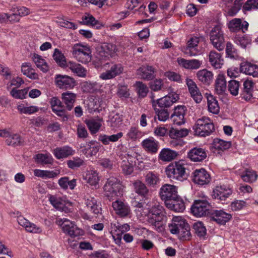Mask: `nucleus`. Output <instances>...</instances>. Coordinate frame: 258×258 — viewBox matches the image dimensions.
<instances>
[{
  "instance_id": "nucleus-10",
  "label": "nucleus",
  "mask_w": 258,
  "mask_h": 258,
  "mask_svg": "<svg viewBox=\"0 0 258 258\" xmlns=\"http://www.w3.org/2000/svg\"><path fill=\"white\" fill-rule=\"evenodd\" d=\"M192 181L200 185L208 184L211 180V177L208 172L204 168L196 169L192 174Z\"/></svg>"
},
{
  "instance_id": "nucleus-23",
  "label": "nucleus",
  "mask_w": 258,
  "mask_h": 258,
  "mask_svg": "<svg viewBox=\"0 0 258 258\" xmlns=\"http://www.w3.org/2000/svg\"><path fill=\"white\" fill-rule=\"evenodd\" d=\"M232 192V189L226 185L217 186L213 191L212 196L214 199L225 201Z\"/></svg>"
},
{
  "instance_id": "nucleus-19",
  "label": "nucleus",
  "mask_w": 258,
  "mask_h": 258,
  "mask_svg": "<svg viewBox=\"0 0 258 258\" xmlns=\"http://www.w3.org/2000/svg\"><path fill=\"white\" fill-rule=\"evenodd\" d=\"M249 24L246 21H242L240 18H234L228 23V26L232 32L242 31L245 33L248 28Z\"/></svg>"
},
{
  "instance_id": "nucleus-34",
  "label": "nucleus",
  "mask_w": 258,
  "mask_h": 258,
  "mask_svg": "<svg viewBox=\"0 0 258 258\" xmlns=\"http://www.w3.org/2000/svg\"><path fill=\"white\" fill-rule=\"evenodd\" d=\"M177 155V153L174 151L168 148H164L160 151L158 159L163 161L169 162L174 159Z\"/></svg>"
},
{
  "instance_id": "nucleus-32",
  "label": "nucleus",
  "mask_w": 258,
  "mask_h": 258,
  "mask_svg": "<svg viewBox=\"0 0 258 258\" xmlns=\"http://www.w3.org/2000/svg\"><path fill=\"white\" fill-rule=\"evenodd\" d=\"M76 97V94L69 91L61 94L62 101L66 104V108L68 110H71L73 108Z\"/></svg>"
},
{
  "instance_id": "nucleus-4",
  "label": "nucleus",
  "mask_w": 258,
  "mask_h": 258,
  "mask_svg": "<svg viewBox=\"0 0 258 258\" xmlns=\"http://www.w3.org/2000/svg\"><path fill=\"white\" fill-rule=\"evenodd\" d=\"M167 176L173 179L183 180L186 178L184 165L180 162L170 163L166 168Z\"/></svg>"
},
{
  "instance_id": "nucleus-17",
  "label": "nucleus",
  "mask_w": 258,
  "mask_h": 258,
  "mask_svg": "<svg viewBox=\"0 0 258 258\" xmlns=\"http://www.w3.org/2000/svg\"><path fill=\"white\" fill-rule=\"evenodd\" d=\"M55 82L57 86L60 89H72L76 85L75 80L66 75H56Z\"/></svg>"
},
{
  "instance_id": "nucleus-35",
  "label": "nucleus",
  "mask_w": 258,
  "mask_h": 258,
  "mask_svg": "<svg viewBox=\"0 0 258 258\" xmlns=\"http://www.w3.org/2000/svg\"><path fill=\"white\" fill-rule=\"evenodd\" d=\"M145 181L146 184L151 187H155L159 184L160 179L159 175L152 171H149L145 176Z\"/></svg>"
},
{
  "instance_id": "nucleus-11",
  "label": "nucleus",
  "mask_w": 258,
  "mask_h": 258,
  "mask_svg": "<svg viewBox=\"0 0 258 258\" xmlns=\"http://www.w3.org/2000/svg\"><path fill=\"white\" fill-rule=\"evenodd\" d=\"M100 144L95 141H91L80 145L81 152L86 157H91L95 156L100 149Z\"/></svg>"
},
{
  "instance_id": "nucleus-49",
  "label": "nucleus",
  "mask_w": 258,
  "mask_h": 258,
  "mask_svg": "<svg viewBox=\"0 0 258 258\" xmlns=\"http://www.w3.org/2000/svg\"><path fill=\"white\" fill-rule=\"evenodd\" d=\"M36 162L42 165L52 164L53 159L50 154H37L34 157Z\"/></svg>"
},
{
  "instance_id": "nucleus-64",
  "label": "nucleus",
  "mask_w": 258,
  "mask_h": 258,
  "mask_svg": "<svg viewBox=\"0 0 258 258\" xmlns=\"http://www.w3.org/2000/svg\"><path fill=\"white\" fill-rule=\"evenodd\" d=\"M123 159L126 160L129 163H132L133 165L136 164V161L138 160L137 157L139 156L138 154L133 151H128L124 154H122Z\"/></svg>"
},
{
  "instance_id": "nucleus-6",
  "label": "nucleus",
  "mask_w": 258,
  "mask_h": 258,
  "mask_svg": "<svg viewBox=\"0 0 258 258\" xmlns=\"http://www.w3.org/2000/svg\"><path fill=\"white\" fill-rule=\"evenodd\" d=\"M212 208L210 204L206 200H196L191 206V211L194 215L197 217L210 215Z\"/></svg>"
},
{
  "instance_id": "nucleus-37",
  "label": "nucleus",
  "mask_w": 258,
  "mask_h": 258,
  "mask_svg": "<svg viewBox=\"0 0 258 258\" xmlns=\"http://www.w3.org/2000/svg\"><path fill=\"white\" fill-rule=\"evenodd\" d=\"M122 120L123 117L121 114L112 111L108 116V124L111 127H117L122 123Z\"/></svg>"
},
{
  "instance_id": "nucleus-28",
  "label": "nucleus",
  "mask_w": 258,
  "mask_h": 258,
  "mask_svg": "<svg viewBox=\"0 0 258 258\" xmlns=\"http://www.w3.org/2000/svg\"><path fill=\"white\" fill-rule=\"evenodd\" d=\"M240 71L246 75L258 77V66L249 62H243L240 63Z\"/></svg>"
},
{
  "instance_id": "nucleus-47",
  "label": "nucleus",
  "mask_w": 258,
  "mask_h": 258,
  "mask_svg": "<svg viewBox=\"0 0 258 258\" xmlns=\"http://www.w3.org/2000/svg\"><path fill=\"white\" fill-rule=\"evenodd\" d=\"M85 204L87 208L93 214L98 215L101 213V208L97 203L94 198L90 197L85 200Z\"/></svg>"
},
{
  "instance_id": "nucleus-44",
  "label": "nucleus",
  "mask_w": 258,
  "mask_h": 258,
  "mask_svg": "<svg viewBox=\"0 0 258 258\" xmlns=\"http://www.w3.org/2000/svg\"><path fill=\"white\" fill-rule=\"evenodd\" d=\"M178 62L184 68L188 69H198L202 63V61L198 59L186 60L184 58H181L178 60Z\"/></svg>"
},
{
  "instance_id": "nucleus-53",
  "label": "nucleus",
  "mask_w": 258,
  "mask_h": 258,
  "mask_svg": "<svg viewBox=\"0 0 258 258\" xmlns=\"http://www.w3.org/2000/svg\"><path fill=\"white\" fill-rule=\"evenodd\" d=\"M53 58L56 62L61 67H67L68 63L63 54L57 48L54 49Z\"/></svg>"
},
{
  "instance_id": "nucleus-52",
  "label": "nucleus",
  "mask_w": 258,
  "mask_h": 258,
  "mask_svg": "<svg viewBox=\"0 0 258 258\" xmlns=\"http://www.w3.org/2000/svg\"><path fill=\"white\" fill-rule=\"evenodd\" d=\"M120 158L122 160L120 164V168L122 173L125 175H131L134 171V165L132 163H130L128 161L123 159L122 155H120Z\"/></svg>"
},
{
  "instance_id": "nucleus-25",
  "label": "nucleus",
  "mask_w": 258,
  "mask_h": 258,
  "mask_svg": "<svg viewBox=\"0 0 258 258\" xmlns=\"http://www.w3.org/2000/svg\"><path fill=\"white\" fill-rule=\"evenodd\" d=\"M161 209V207L158 206L152 207L150 210L152 216L150 219V222L158 228L162 226V221L164 218Z\"/></svg>"
},
{
  "instance_id": "nucleus-54",
  "label": "nucleus",
  "mask_w": 258,
  "mask_h": 258,
  "mask_svg": "<svg viewBox=\"0 0 258 258\" xmlns=\"http://www.w3.org/2000/svg\"><path fill=\"white\" fill-rule=\"evenodd\" d=\"M241 177L244 181L252 183L257 179V175L254 171L246 169Z\"/></svg>"
},
{
  "instance_id": "nucleus-62",
  "label": "nucleus",
  "mask_w": 258,
  "mask_h": 258,
  "mask_svg": "<svg viewBox=\"0 0 258 258\" xmlns=\"http://www.w3.org/2000/svg\"><path fill=\"white\" fill-rule=\"evenodd\" d=\"M158 118L160 121H165L169 118V112L167 109H161L155 107L154 108Z\"/></svg>"
},
{
  "instance_id": "nucleus-60",
  "label": "nucleus",
  "mask_w": 258,
  "mask_h": 258,
  "mask_svg": "<svg viewBox=\"0 0 258 258\" xmlns=\"http://www.w3.org/2000/svg\"><path fill=\"white\" fill-rule=\"evenodd\" d=\"M239 82L235 80H231L228 82V89L233 96H237L239 94Z\"/></svg>"
},
{
  "instance_id": "nucleus-40",
  "label": "nucleus",
  "mask_w": 258,
  "mask_h": 258,
  "mask_svg": "<svg viewBox=\"0 0 258 258\" xmlns=\"http://www.w3.org/2000/svg\"><path fill=\"white\" fill-rule=\"evenodd\" d=\"M216 92L218 94H222L226 90V81L223 75H218L215 84Z\"/></svg>"
},
{
  "instance_id": "nucleus-50",
  "label": "nucleus",
  "mask_w": 258,
  "mask_h": 258,
  "mask_svg": "<svg viewBox=\"0 0 258 258\" xmlns=\"http://www.w3.org/2000/svg\"><path fill=\"white\" fill-rule=\"evenodd\" d=\"M85 162L83 159L79 157H74L67 161V165L69 168L76 170L84 165Z\"/></svg>"
},
{
  "instance_id": "nucleus-58",
  "label": "nucleus",
  "mask_w": 258,
  "mask_h": 258,
  "mask_svg": "<svg viewBox=\"0 0 258 258\" xmlns=\"http://www.w3.org/2000/svg\"><path fill=\"white\" fill-rule=\"evenodd\" d=\"M29 88L18 90L16 88H13L10 91V95L15 99H23L25 98L28 93Z\"/></svg>"
},
{
  "instance_id": "nucleus-18",
  "label": "nucleus",
  "mask_w": 258,
  "mask_h": 258,
  "mask_svg": "<svg viewBox=\"0 0 258 258\" xmlns=\"http://www.w3.org/2000/svg\"><path fill=\"white\" fill-rule=\"evenodd\" d=\"M112 207L115 213L121 217H125L131 214L128 205L121 200H117L112 202Z\"/></svg>"
},
{
  "instance_id": "nucleus-1",
  "label": "nucleus",
  "mask_w": 258,
  "mask_h": 258,
  "mask_svg": "<svg viewBox=\"0 0 258 258\" xmlns=\"http://www.w3.org/2000/svg\"><path fill=\"white\" fill-rule=\"evenodd\" d=\"M169 227L170 232L177 234L180 240H189L191 237L189 224L181 217H174L172 223L169 224Z\"/></svg>"
},
{
  "instance_id": "nucleus-41",
  "label": "nucleus",
  "mask_w": 258,
  "mask_h": 258,
  "mask_svg": "<svg viewBox=\"0 0 258 258\" xmlns=\"http://www.w3.org/2000/svg\"><path fill=\"white\" fill-rule=\"evenodd\" d=\"M24 140L18 134H12L6 140V143L8 146L17 147L22 146L24 144Z\"/></svg>"
},
{
  "instance_id": "nucleus-2",
  "label": "nucleus",
  "mask_w": 258,
  "mask_h": 258,
  "mask_svg": "<svg viewBox=\"0 0 258 258\" xmlns=\"http://www.w3.org/2000/svg\"><path fill=\"white\" fill-rule=\"evenodd\" d=\"M192 128L195 135L201 137L208 136L215 131L213 121L209 117L206 116L198 119Z\"/></svg>"
},
{
  "instance_id": "nucleus-5",
  "label": "nucleus",
  "mask_w": 258,
  "mask_h": 258,
  "mask_svg": "<svg viewBox=\"0 0 258 258\" xmlns=\"http://www.w3.org/2000/svg\"><path fill=\"white\" fill-rule=\"evenodd\" d=\"M90 49L80 44H75L72 47V54L76 59L83 63L89 62L91 59Z\"/></svg>"
},
{
  "instance_id": "nucleus-43",
  "label": "nucleus",
  "mask_w": 258,
  "mask_h": 258,
  "mask_svg": "<svg viewBox=\"0 0 258 258\" xmlns=\"http://www.w3.org/2000/svg\"><path fill=\"white\" fill-rule=\"evenodd\" d=\"M84 178L91 186H96L99 181L98 172L93 170L88 171L84 176Z\"/></svg>"
},
{
  "instance_id": "nucleus-63",
  "label": "nucleus",
  "mask_w": 258,
  "mask_h": 258,
  "mask_svg": "<svg viewBox=\"0 0 258 258\" xmlns=\"http://www.w3.org/2000/svg\"><path fill=\"white\" fill-rule=\"evenodd\" d=\"M86 123L92 134H96L101 127V123L93 119L87 120Z\"/></svg>"
},
{
  "instance_id": "nucleus-46",
  "label": "nucleus",
  "mask_w": 258,
  "mask_h": 258,
  "mask_svg": "<svg viewBox=\"0 0 258 258\" xmlns=\"http://www.w3.org/2000/svg\"><path fill=\"white\" fill-rule=\"evenodd\" d=\"M101 86L98 83L85 82L83 83L82 88L84 93H93L99 91Z\"/></svg>"
},
{
  "instance_id": "nucleus-20",
  "label": "nucleus",
  "mask_w": 258,
  "mask_h": 258,
  "mask_svg": "<svg viewBox=\"0 0 258 258\" xmlns=\"http://www.w3.org/2000/svg\"><path fill=\"white\" fill-rule=\"evenodd\" d=\"M133 187L135 192L141 196L143 200L149 199L150 191L146 184L140 180H137L133 182Z\"/></svg>"
},
{
  "instance_id": "nucleus-30",
  "label": "nucleus",
  "mask_w": 258,
  "mask_h": 258,
  "mask_svg": "<svg viewBox=\"0 0 258 258\" xmlns=\"http://www.w3.org/2000/svg\"><path fill=\"white\" fill-rule=\"evenodd\" d=\"M167 203V205H166V207L176 212H182L185 208L183 200L178 196L177 198L174 199Z\"/></svg>"
},
{
  "instance_id": "nucleus-24",
  "label": "nucleus",
  "mask_w": 258,
  "mask_h": 258,
  "mask_svg": "<svg viewBox=\"0 0 258 258\" xmlns=\"http://www.w3.org/2000/svg\"><path fill=\"white\" fill-rule=\"evenodd\" d=\"M141 145L147 153L152 154L157 153L160 147L159 143L152 137L144 140Z\"/></svg>"
},
{
  "instance_id": "nucleus-36",
  "label": "nucleus",
  "mask_w": 258,
  "mask_h": 258,
  "mask_svg": "<svg viewBox=\"0 0 258 258\" xmlns=\"http://www.w3.org/2000/svg\"><path fill=\"white\" fill-rule=\"evenodd\" d=\"M197 76L200 82L208 85L212 82L213 78L212 73L206 69L198 71Z\"/></svg>"
},
{
  "instance_id": "nucleus-7",
  "label": "nucleus",
  "mask_w": 258,
  "mask_h": 258,
  "mask_svg": "<svg viewBox=\"0 0 258 258\" xmlns=\"http://www.w3.org/2000/svg\"><path fill=\"white\" fill-rule=\"evenodd\" d=\"M210 39L214 47L222 51L225 47L223 33L218 26H215L210 33Z\"/></svg>"
},
{
  "instance_id": "nucleus-45",
  "label": "nucleus",
  "mask_w": 258,
  "mask_h": 258,
  "mask_svg": "<svg viewBox=\"0 0 258 258\" xmlns=\"http://www.w3.org/2000/svg\"><path fill=\"white\" fill-rule=\"evenodd\" d=\"M32 59L37 67L43 72L46 73L49 71V68L48 65L41 55L34 53L33 55Z\"/></svg>"
},
{
  "instance_id": "nucleus-48",
  "label": "nucleus",
  "mask_w": 258,
  "mask_h": 258,
  "mask_svg": "<svg viewBox=\"0 0 258 258\" xmlns=\"http://www.w3.org/2000/svg\"><path fill=\"white\" fill-rule=\"evenodd\" d=\"M134 87L136 88V91L138 96L140 98H144L147 96L149 92V88L147 86L141 81H137Z\"/></svg>"
},
{
  "instance_id": "nucleus-27",
  "label": "nucleus",
  "mask_w": 258,
  "mask_h": 258,
  "mask_svg": "<svg viewBox=\"0 0 258 258\" xmlns=\"http://www.w3.org/2000/svg\"><path fill=\"white\" fill-rule=\"evenodd\" d=\"M157 70L151 66H143L138 70V74L143 79L152 80L155 78Z\"/></svg>"
},
{
  "instance_id": "nucleus-12",
  "label": "nucleus",
  "mask_w": 258,
  "mask_h": 258,
  "mask_svg": "<svg viewBox=\"0 0 258 258\" xmlns=\"http://www.w3.org/2000/svg\"><path fill=\"white\" fill-rule=\"evenodd\" d=\"M179 99V94L176 92L169 93L168 95L157 99V107L167 109Z\"/></svg>"
},
{
  "instance_id": "nucleus-33",
  "label": "nucleus",
  "mask_w": 258,
  "mask_h": 258,
  "mask_svg": "<svg viewBox=\"0 0 258 258\" xmlns=\"http://www.w3.org/2000/svg\"><path fill=\"white\" fill-rule=\"evenodd\" d=\"M21 72L25 76L32 80L38 79L39 76L32 68L30 62H24L21 66Z\"/></svg>"
},
{
  "instance_id": "nucleus-13",
  "label": "nucleus",
  "mask_w": 258,
  "mask_h": 258,
  "mask_svg": "<svg viewBox=\"0 0 258 258\" xmlns=\"http://www.w3.org/2000/svg\"><path fill=\"white\" fill-rule=\"evenodd\" d=\"M187 111L186 107L184 105H178L175 107L173 113L170 119L174 124L181 125L185 122V115Z\"/></svg>"
},
{
  "instance_id": "nucleus-31",
  "label": "nucleus",
  "mask_w": 258,
  "mask_h": 258,
  "mask_svg": "<svg viewBox=\"0 0 258 258\" xmlns=\"http://www.w3.org/2000/svg\"><path fill=\"white\" fill-rule=\"evenodd\" d=\"M209 61L215 69H220L223 64V59L220 53L212 50L209 54Z\"/></svg>"
},
{
  "instance_id": "nucleus-3",
  "label": "nucleus",
  "mask_w": 258,
  "mask_h": 258,
  "mask_svg": "<svg viewBox=\"0 0 258 258\" xmlns=\"http://www.w3.org/2000/svg\"><path fill=\"white\" fill-rule=\"evenodd\" d=\"M104 191L105 196L111 200L114 197L122 196L123 186L119 179L111 177L107 179L104 185Z\"/></svg>"
},
{
  "instance_id": "nucleus-22",
  "label": "nucleus",
  "mask_w": 258,
  "mask_h": 258,
  "mask_svg": "<svg viewBox=\"0 0 258 258\" xmlns=\"http://www.w3.org/2000/svg\"><path fill=\"white\" fill-rule=\"evenodd\" d=\"M123 71V67L120 63L113 64L110 69L100 74V78L102 80H109L115 78L121 74Z\"/></svg>"
},
{
  "instance_id": "nucleus-61",
  "label": "nucleus",
  "mask_w": 258,
  "mask_h": 258,
  "mask_svg": "<svg viewBox=\"0 0 258 258\" xmlns=\"http://www.w3.org/2000/svg\"><path fill=\"white\" fill-rule=\"evenodd\" d=\"M193 228L195 231V233L199 237H204L206 235L207 230L202 222L195 223L193 225Z\"/></svg>"
},
{
  "instance_id": "nucleus-26",
  "label": "nucleus",
  "mask_w": 258,
  "mask_h": 258,
  "mask_svg": "<svg viewBox=\"0 0 258 258\" xmlns=\"http://www.w3.org/2000/svg\"><path fill=\"white\" fill-rule=\"evenodd\" d=\"M52 153L57 159L60 160L73 155L75 151L69 146H64L54 149Z\"/></svg>"
},
{
  "instance_id": "nucleus-57",
  "label": "nucleus",
  "mask_w": 258,
  "mask_h": 258,
  "mask_svg": "<svg viewBox=\"0 0 258 258\" xmlns=\"http://www.w3.org/2000/svg\"><path fill=\"white\" fill-rule=\"evenodd\" d=\"M213 145L215 149L223 151L230 148L231 143L230 142L225 141L217 138L214 140Z\"/></svg>"
},
{
  "instance_id": "nucleus-14",
  "label": "nucleus",
  "mask_w": 258,
  "mask_h": 258,
  "mask_svg": "<svg viewBox=\"0 0 258 258\" xmlns=\"http://www.w3.org/2000/svg\"><path fill=\"white\" fill-rule=\"evenodd\" d=\"M209 217L211 220L216 222L217 224L224 225L231 219L232 216L223 210H212Z\"/></svg>"
},
{
  "instance_id": "nucleus-56",
  "label": "nucleus",
  "mask_w": 258,
  "mask_h": 258,
  "mask_svg": "<svg viewBox=\"0 0 258 258\" xmlns=\"http://www.w3.org/2000/svg\"><path fill=\"white\" fill-rule=\"evenodd\" d=\"M235 42L242 47L245 48L251 41V38L247 35H236L234 39Z\"/></svg>"
},
{
  "instance_id": "nucleus-59",
  "label": "nucleus",
  "mask_w": 258,
  "mask_h": 258,
  "mask_svg": "<svg viewBox=\"0 0 258 258\" xmlns=\"http://www.w3.org/2000/svg\"><path fill=\"white\" fill-rule=\"evenodd\" d=\"M226 56L232 59H237L238 57L237 50L235 49L233 45L228 42L226 46Z\"/></svg>"
},
{
  "instance_id": "nucleus-55",
  "label": "nucleus",
  "mask_w": 258,
  "mask_h": 258,
  "mask_svg": "<svg viewBox=\"0 0 258 258\" xmlns=\"http://www.w3.org/2000/svg\"><path fill=\"white\" fill-rule=\"evenodd\" d=\"M17 109L21 114H32L37 112L39 108L36 106H26L21 104L17 106Z\"/></svg>"
},
{
  "instance_id": "nucleus-38",
  "label": "nucleus",
  "mask_w": 258,
  "mask_h": 258,
  "mask_svg": "<svg viewBox=\"0 0 258 258\" xmlns=\"http://www.w3.org/2000/svg\"><path fill=\"white\" fill-rule=\"evenodd\" d=\"M199 43V37H193L190 38L187 42V46L185 49V53L190 56L197 55V52L196 47L198 46Z\"/></svg>"
},
{
  "instance_id": "nucleus-16",
  "label": "nucleus",
  "mask_w": 258,
  "mask_h": 258,
  "mask_svg": "<svg viewBox=\"0 0 258 258\" xmlns=\"http://www.w3.org/2000/svg\"><path fill=\"white\" fill-rule=\"evenodd\" d=\"M207 157L205 149L200 147H195L188 151L187 157L194 162H202Z\"/></svg>"
},
{
  "instance_id": "nucleus-29",
  "label": "nucleus",
  "mask_w": 258,
  "mask_h": 258,
  "mask_svg": "<svg viewBox=\"0 0 258 258\" xmlns=\"http://www.w3.org/2000/svg\"><path fill=\"white\" fill-rule=\"evenodd\" d=\"M208 110L214 114H218L220 111V107L216 98L211 94L206 93Z\"/></svg>"
},
{
  "instance_id": "nucleus-15",
  "label": "nucleus",
  "mask_w": 258,
  "mask_h": 258,
  "mask_svg": "<svg viewBox=\"0 0 258 258\" xmlns=\"http://www.w3.org/2000/svg\"><path fill=\"white\" fill-rule=\"evenodd\" d=\"M185 83L191 97L197 103H200L203 99L202 93L196 83L191 79L186 78Z\"/></svg>"
},
{
  "instance_id": "nucleus-8",
  "label": "nucleus",
  "mask_w": 258,
  "mask_h": 258,
  "mask_svg": "<svg viewBox=\"0 0 258 258\" xmlns=\"http://www.w3.org/2000/svg\"><path fill=\"white\" fill-rule=\"evenodd\" d=\"M57 223L61 227L63 232L72 237L83 235V231L78 228L76 225L67 219H60L58 220Z\"/></svg>"
},
{
  "instance_id": "nucleus-42",
  "label": "nucleus",
  "mask_w": 258,
  "mask_h": 258,
  "mask_svg": "<svg viewBox=\"0 0 258 258\" xmlns=\"http://www.w3.org/2000/svg\"><path fill=\"white\" fill-rule=\"evenodd\" d=\"M59 174L58 170H43L35 169L34 170V175L35 176L42 178H52L55 177Z\"/></svg>"
},
{
  "instance_id": "nucleus-39",
  "label": "nucleus",
  "mask_w": 258,
  "mask_h": 258,
  "mask_svg": "<svg viewBox=\"0 0 258 258\" xmlns=\"http://www.w3.org/2000/svg\"><path fill=\"white\" fill-rule=\"evenodd\" d=\"M67 67L70 69L74 73L80 77H85L86 76V70L80 64L76 62L69 61Z\"/></svg>"
},
{
  "instance_id": "nucleus-21",
  "label": "nucleus",
  "mask_w": 258,
  "mask_h": 258,
  "mask_svg": "<svg viewBox=\"0 0 258 258\" xmlns=\"http://www.w3.org/2000/svg\"><path fill=\"white\" fill-rule=\"evenodd\" d=\"M254 83L250 80H245L240 92V97L246 101H250L253 97Z\"/></svg>"
},
{
  "instance_id": "nucleus-51",
  "label": "nucleus",
  "mask_w": 258,
  "mask_h": 258,
  "mask_svg": "<svg viewBox=\"0 0 258 258\" xmlns=\"http://www.w3.org/2000/svg\"><path fill=\"white\" fill-rule=\"evenodd\" d=\"M188 134V131L185 128L177 129L171 128L169 132V137L173 139H177L186 137Z\"/></svg>"
},
{
  "instance_id": "nucleus-9",
  "label": "nucleus",
  "mask_w": 258,
  "mask_h": 258,
  "mask_svg": "<svg viewBox=\"0 0 258 258\" xmlns=\"http://www.w3.org/2000/svg\"><path fill=\"white\" fill-rule=\"evenodd\" d=\"M160 196L161 199L164 201L165 205L170 201L177 198V189L176 186L165 184L160 189Z\"/></svg>"
}]
</instances>
